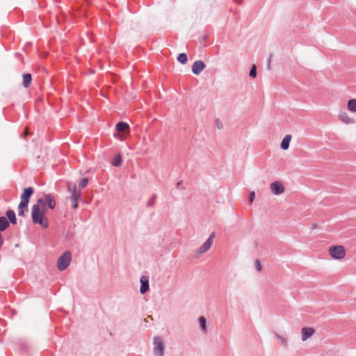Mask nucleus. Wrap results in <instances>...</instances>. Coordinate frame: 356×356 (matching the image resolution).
I'll return each mask as SVG.
<instances>
[{"label": "nucleus", "instance_id": "14", "mask_svg": "<svg viewBox=\"0 0 356 356\" xmlns=\"http://www.w3.org/2000/svg\"><path fill=\"white\" fill-rule=\"evenodd\" d=\"M31 81H32V76H31V74L27 73L23 76V86L25 88H28L31 85Z\"/></svg>", "mask_w": 356, "mask_h": 356}, {"label": "nucleus", "instance_id": "9", "mask_svg": "<svg viewBox=\"0 0 356 356\" xmlns=\"http://www.w3.org/2000/svg\"><path fill=\"white\" fill-rule=\"evenodd\" d=\"M205 67L202 60H196L192 65V72L195 74H199Z\"/></svg>", "mask_w": 356, "mask_h": 356}, {"label": "nucleus", "instance_id": "13", "mask_svg": "<svg viewBox=\"0 0 356 356\" xmlns=\"http://www.w3.org/2000/svg\"><path fill=\"white\" fill-rule=\"evenodd\" d=\"M211 245H212V244L210 243V241H206L202 245V246L198 249L197 253L203 254V253L206 252L207 251H208L211 248Z\"/></svg>", "mask_w": 356, "mask_h": 356}, {"label": "nucleus", "instance_id": "25", "mask_svg": "<svg viewBox=\"0 0 356 356\" xmlns=\"http://www.w3.org/2000/svg\"><path fill=\"white\" fill-rule=\"evenodd\" d=\"M255 266H256V268L258 271H261L262 270V266H261V264L259 261V260H257L255 261Z\"/></svg>", "mask_w": 356, "mask_h": 356}, {"label": "nucleus", "instance_id": "24", "mask_svg": "<svg viewBox=\"0 0 356 356\" xmlns=\"http://www.w3.org/2000/svg\"><path fill=\"white\" fill-rule=\"evenodd\" d=\"M88 183V178H83L81 180V181L79 183V187L81 188H83L84 187H86L87 186Z\"/></svg>", "mask_w": 356, "mask_h": 356}, {"label": "nucleus", "instance_id": "7", "mask_svg": "<svg viewBox=\"0 0 356 356\" xmlns=\"http://www.w3.org/2000/svg\"><path fill=\"white\" fill-rule=\"evenodd\" d=\"M272 193L274 195H278L284 192V187L283 184L280 181H275L270 185Z\"/></svg>", "mask_w": 356, "mask_h": 356}, {"label": "nucleus", "instance_id": "23", "mask_svg": "<svg viewBox=\"0 0 356 356\" xmlns=\"http://www.w3.org/2000/svg\"><path fill=\"white\" fill-rule=\"evenodd\" d=\"M256 76H257V67H256L255 65H253L250 70V76H251L252 78H255Z\"/></svg>", "mask_w": 356, "mask_h": 356}, {"label": "nucleus", "instance_id": "27", "mask_svg": "<svg viewBox=\"0 0 356 356\" xmlns=\"http://www.w3.org/2000/svg\"><path fill=\"white\" fill-rule=\"evenodd\" d=\"M254 197H255V193H254V192H252L250 193V197H249L250 202H252L254 201Z\"/></svg>", "mask_w": 356, "mask_h": 356}, {"label": "nucleus", "instance_id": "4", "mask_svg": "<svg viewBox=\"0 0 356 356\" xmlns=\"http://www.w3.org/2000/svg\"><path fill=\"white\" fill-rule=\"evenodd\" d=\"M72 260L71 253L70 251H65L58 259L57 267L59 270L62 271L66 269L70 265Z\"/></svg>", "mask_w": 356, "mask_h": 356}, {"label": "nucleus", "instance_id": "3", "mask_svg": "<svg viewBox=\"0 0 356 356\" xmlns=\"http://www.w3.org/2000/svg\"><path fill=\"white\" fill-rule=\"evenodd\" d=\"M67 190L71 193L70 200L72 203V209H76L78 207V200L80 199L81 193L76 189V186L71 183L67 184Z\"/></svg>", "mask_w": 356, "mask_h": 356}, {"label": "nucleus", "instance_id": "20", "mask_svg": "<svg viewBox=\"0 0 356 356\" xmlns=\"http://www.w3.org/2000/svg\"><path fill=\"white\" fill-rule=\"evenodd\" d=\"M177 60L181 64H186L188 60L187 55L185 53H181L178 56Z\"/></svg>", "mask_w": 356, "mask_h": 356}, {"label": "nucleus", "instance_id": "22", "mask_svg": "<svg viewBox=\"0 0 356 356\" xmlns=\"http://www.w3.org/2000/svg\"><path fill=\"white\" fill-rule=\"evenodd\" d=\"M122 163V158L120 155L115 157L113 161V165L114 166H120Z\"/></svg>", "mask_w": 356, "mask_h": 356}, {"label": "nucleus", "instance_id": "12", "mask_svg": "<svg viewBox=\"0 0 356 356\" xmlns=\"http://www.w3.org/2000/svg\"><path fill=\"white\" fill-rule=\"evenodd\" d=\"M45 201L47 202V206L53 209L55 208L56 202L54 197L51 194H47L45 195Z\"/></svg>", "mask_w": 356, "mask_h": 356}, {"label": "nucleus", "instance_id": "29", "mask_svg": "<svg viewBox=\"0 0 356 356\" xmlns=\"http://www.w3.org/2000/svg\"><path fill=\"white\" fill-rule=\"evenodd\" d=\"M119 138L120 140H124L125 139V136H124L123 134H122L120 135Z\"/></svg>", "mask_w": 356, "mask_h": 356}, {"label": "nucleus", "instance_id": "11", "mask_svg": "<svg viewBox=\"0 0 356 356\" xmlns=\"http://www.w3.org/2000/svg\"><path fill=\"white\" fill-rule=\"evenodd\" d=\"M141 286L140 289V291L141 293H144L149 289V280L147 277L143 276L140 278Z\"/></svg>", "mask_w": 356, "mask_h": 356}, {"label": "nucleus", "instance_id": "8", "mask_svg": "<svg viewBox=\"0 0 356 356\" xmlns=\"http://www.w3.org/2000/svg\"><path fill=\"white\" fill-rule=\"evenodd\" d=\"M302 341H305L315 333V330L312 327H304L301 330Z\"/></svg>", "mask_w": 356, "mask_h": 356}, {"label": "nucleus", "instance_id": "6", "mask_svg": "<svg viewBox=\"0 0 356 356\" xmlns=\"http://www.w3.org/2000/svg\"><path fill=\"white\" fill-rule=\"evenodd\" d=\"M155 345L154 348V354L157 356H162L163 355L164 345L162 339L159 337H156L154 341Z\"/></svg>", "mask_w": 356, "mask_h": 356}, {"label": "nucleus", "instance_id": "1", "mask_svg": "<svg viewBox=\"0 0 356 356\" xmlns=\"http://www.w3.org/2000/svg\"><path fill=\"white\" fill-rule=\"evenodd\" d=\"M47 209L44 205V201L39 199L37 204L32 207L31 216L34 223L39 224L44 228H47L49 221L45 216Z\"/></svg>", "mask_w": 356, "mask_h": 356}, {"label": "nucleus", "instance_id": "18", "mask_svg": "<svg viewBox=\"0 0 356 356\" xmlns=\"http://www.w3.org/2000/svg\"><path fill=\"white\" fill-rule=\"evenodd\" d=\"M339 118L340 120L346 124H348L351 121L350 118L348 117L346 112H341L339 115Z\"/></svg>", "mask_w": 356, "mask_h": 356}, {"label": "nucleus", "instance_id": "31", "mask_svg": "<svg viewBox=\"0 0 356 356\" xmlns=\"http://www.w3.org/2000/svg\"><path fill=\"white\" fill-rule=\"evenodd\" d=\"M29 134L27 129L24 132V136H27Z\"/></svg>", "mask_w": 356, "mask_h": 356}, {"label": "nucleus", "instance_id": "15", "mask_svg": "<svg viewBox=\"0 0 356 356\" xmlns=\"http://www.w3.org/2000/svg\"><path fill=\"white\" fill-rule=\"evenodd\" d=\"M9 226V222L6 217H0V231L5 230Z\"/></svg>", "mask_w": 356, "mask_h": 356}, {"label": "nucleus", "instance_id": "10", "mask_svg": "<svg viewBox=\"0 0 356 356\" xmlns=\"http://www.w3.org/2000/svg\"><path fill=\"white\" fill-rule=\"evenodd\" d=\"M115 129L123 134H129V126L127 122H120L115 126Z\"/></svg>", "mask_w": 356, "mask_h": 356}, {"label": "nucleus", "instance_id": "19", "mask_svg": "<svg viewBox=\"0 0 356 356\" xmlns=\"http://www.w3.org/2000/svg\"><path fill=\"white\" fill-rule=\"evenodd\" d=\"M289 147V135H286L281 143V147L283 149H287Z\"/></svg>", "mask_w": 356, "mask_h": 356}, {"label": "nucleus", "instance_id": "21", "mask_svg": "<svg viewBox=\"0 0 356 356\" xmlns=\"http://www.w3.org/2000/svg\"><path fill=\"white\" fill-rule=\"evenodd\" d=\"M200 325L204 332L207 331L206 318L204 316H200L199 318Z\"/></svg>", "mask_w": 356, "mask_h": 356}, {"label": "nucleus", "instance_id": "2", "mask_svg": "<svg viewBox=\"0 0 356 356\" xmlns=\"http://www.w3.org/2000/svg\"><path fill=\"white\" fill-rule=\"evenodd\" d=\"M34 191L32 187H28L24 189L20 198L21 202L18 205V215L24 216L25 213L27 212V206L29 202V198L33 195Z\"/></svg>", "mask_w": 356, "mask_h": 356}, {"label": "nucleus", "instance_id": "28", "mask_svg": "<svg viewBox=\"0 0 356 356\" xmlns=\"http://www.w3.org/2000/svg\"><path fill=\"white\" fill-rule=\"evenodd\" d=\"M216 122L218 129H221L222 127V124H221L219 120H216Z\"/></svg>", "mask_w": 356, "mask_h": 356}, {"label": "nucleus", "instance_id": "5", "mask_svg": "<svg viewBox=\"0 0 356 356\" xmlns=\"http://www.w3.org/2000/svg\"><path fill=\"white\" fill-rule=\"evenodd\" d=\"M330 254L335 259H341L345 257V248L342 245L331 246L329 250Z\"/></svg>", "mask_w": 356, "mask_h": 356}, {"label": "nucleus", "instance_id": "26", "mask_svg": "<svg viewBox=\"0 0 356 356\" xmlns=\"http://www.w3.org/2000/svg\"><path fill=\"white\" fill-rule=\"evenodd\" d=\"M215 238V233L213 232L210 236L209 237V238L207 240V241H210V243L213 244V239Z\"/></svg>", "mask_w": 356, "mask_h": 356}, {"label": "nucleus", "instance_id": "30", "mask_svg": "<svg viewBox=\"0 0 356 356\" xmlns=\"http://www.w3.org/2000/svg\"><path fill=\"white\" fill-rule=\"evenodd\" d=\"M282 343L284 345V346H286V340L284 339H282Z\"/></svg>", "mask_w": 356, "mask_h": 356}, {"label": "nucleus", "instance_id": "16", "mask_svg": "<svg viewBox=\"0 0 356 356\" xmlns=\"http://www.w3.org/2000/svg\"><path fill=\"white\" fill-rule=\"evenodd\" d=\"M6 216L7 218L9 219L10 222L12 223V224H16L17 223V220H16V217H15V213L12 210H8L7 212H6Z\"/></svg>", "mask_w": 356, "mask_h": 356}, {"label": "nucleus", "instance_id": "17", "mask_svg": "<svg viewBox=\"0 0 356 356\" xmlns=\"http://www.w3.org/2000/svg\"><path fill=\"white\" fill-rule=\"evenodd\" d=\"M347 108L350 111H356V99H351L348 102Z\"/></svg>", "mask_w": 356, "mask_h": 356}]
</instances>
